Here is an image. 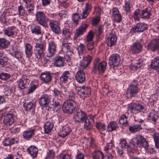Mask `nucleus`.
Instances as JSON below:
<instances>
[{
  "label": "nucleus",
  "instance_id": "nucleus-1",
  "mask_svg": "<svg viewBox=\"0 0 159 159\" xmlns=\"http://www.w3.org/2000/svg\"><path fill=\"white\" fill-rule=\"evenodd\" d=\"M77 105L76 102L72 100H67L63 103L62 110L64 113L71 114L77 110Z\"/></svg>",
  "mask_w": 159,
  "mask_h": 159
},
{
  "label": "nucleus",
  "instance_id": "nucleus-2",
  "mask_svg": "<svg viewBox=\"0 0 159 159\" xmlns=\"http://www.w3.org/2000/svg\"><path fill=\"white\" fill-rule=\"evenodd\" d=\"M46 46V43L40 40L39 42L36 43L34 53L37 58L39 59L42 57L45 50Z\"/></svg>",
  "mask_w": 159,
  "mask_h": 159
},
{
  "label": "nucleus",
  "instance_id": "nucleus-3",
  "mask_svg": "<svg viewBox=\"0 0 159 159\" xmlns=\"http://www.w3.org/2000/svg\"><path fill=\"white\" fill-rule=\"evenodd\" d=\"M100 58H97L93 61L92 70L94 73H96L98 71L99 72L103 73L106 69L107 62L104 61L100 62Z\"/></svg>",
  "mask_w": 159,
  "mask_h": 159
},
{
  "label": "nucleus",
  "instance_id": "nucleus-4",
  "mask_svg": "<svg viewBox=\"0 0 159 159\" xmlns=\"http://www.w3.org/2000/svg\"><path fill=\"white\" fill-rule=\"evenodd\" d=\"M138 82L137 80H134L129 86L126 91V94L128 97H134L138 93L139 89L138 87Z\"/></svg>",
  "mask_w": 159,
  "mask_h": 159
},
{
  "label": "nucleus",
  "instance_id": "nucleus-5",
  "mask_svg": "<svg viewBox=\"0 0 159 159\" xmlns=\"http://www.w3.org/2000/svg\"><path fill=\"white\" fill-rule=\"evenodd\" d=\"M35 20L38 24L43 27L48 25V19L44 13L42 11H37L35 14Z\"/></svg>",
  "mask_w": 159,
  "mask_h": 159
},
{
  "label": "nucleus",
  "instance_id": "nucleus-6",
  "mask_svg": "<svg viewBox=\"0 0 159 159\" xmlns=\"http://www.w3.org/2000/svg\"><path fill=\"white\" fill-rule=\"evenodd\" d=\"M133 143L139 147H143L146 149L148 147V143L146 139L142 135H136L133 139Z\"/></svg>",
  "mask_w": 159,
  "mask_h": 159
},
{
  "label": "nucleus",
  "instance_id": "nucleus-7",
  "mask_svg": "<svg viewBox=\"0 0 159 159\" xmlns=\"http://www.w3.org/2000/svg\"><path fill=\"white\" fill-rule=\"evenodd\" d=\"M74 88L77 93L81 97H86L91 94V89L89 87L84 86L80 87L75 85Z\"/></svg>",
  "mask_w": 159,
  "mask_h": 159
},
{
  "label": "nucleus",
  "instance_id": "nucleus-8",
  "mask_svg": "<svg viewBox=\"0 0 159 159\" xmlns=\"http://www.w3.org/2000/svg\"><path fill=\"white\" fill-rule=\"evenodd\" d=\"M128 111L131 113L136 114L144 109V107L139 103L131 102L128 105Z\"/></svg>",
  "mask_w": 159,
  "mask_h": 159
},
{
  "label": "nucleus",
  "instance_id": "nucleus-9",
  "mask_svg": "<svg viewBox=\"0 0 159 159\" xmlns=\"http://www.w3.org/2000/svg\"><path fill=\"white\" fill-rule=\"evenodd\" d=\"M120 57L117 53L111 55L109 58L108 64L111 67L115 68L117 67L120 64Z\"/></svg>",
  "mask_w": 159,
  "mask_h": 159
},
{
  "label": "nucleus",
  "instance_id": "nucleus-10",
  "mask_svg": "<svg viewBox=\"0 0 159 159\" xmlns=\"http://www.w3.org/2000/svg\"><path fill=\"white\" fill-rule=\"evenodd\" d=\"M87 117L86 114L81 109L78 110L74 116V120L75 122L83 123Z\"/></svg>",
  "mask_w": 159,
  "mask_h": 159
},
{
  "label": "nucleus",
  "instance_id": "nucleus-11",
  "mask_svg": "<svg viewBox=\"0 0 159 159\" xmlns=\"http://www.w3.org/2000/svg\"><path fill=\"white\" fill-rule=\"evenodd\" d=\"M147 24L144 22L137 23L130 30L131 33L143 32L147 28Z\"/></svg>",
  "mask_w": 159,
  "mask_h": 159
},
{
  "label": "nucleus",
  "instance_id": "nucleus-12",
  "mask_svg": "<svg viewBox=\"0 0 159 159\" xmlns=\"http://www.w3.org/2000/svg\"><path fill=\"white\" fill-rule=\"evenodd\" d=\"M57 46V45L54 41L50 40L48 42V57H51L55 54Z\"/></svg>",
  "mask_w": 159,
  "mask_h": 159
},
{
  "label": "nucleus",
  "instance_id": "nucleus-13",
  "mask_svg": "<svg viewBox=\"0 0 159 159\" xmlns=\"http://www.w3.org/2000/svg\"><path fill=\"white\" fill-rule=\"evenodd\" d=\"M89 25L86 23H83L77 29L74 34V38L77 39L80 36L83 35L86 32Z\"/></svg>",
  "mask_w": 159,
  "mask_h": 159
},
{
  "label": "nucleus",
  "instance_id": "nucleus-14",
  "mask_svg": "<svg viewBox=\"0 0 159 159\" xmlns=\"http://www.w3.org/2000/svg\"><path fill=\"white\" fill-rule=\"evenodd\" d=\"M92 8L90 2H88L85 4V8L83 9L82 12L80 14L82 19L86 18L91 12Z\"/></svg>",
  "mask_w": 159,
  "mask_h": 159
},
{
  "label": "nucleus",
  "instance_id": "nucleus-15",
  "mask_svg": "<svg viewBox=\"0 0 159 159\" xmlns=\"http://www.w3.org/2000/svg\"><path fill=\"white\" fill-rule=\"evenodd\" d=\"M49 25L51 30L54 33L57 34L61 33V28L57 21L52 20L49 22Z\"/></svg>",
  "mask_w": 159,
  "mask_h": 159
},
{
  "label": "nucleus",
  "instance_id": "nucleus-16",
  "mask_svg": "<svg viewBox=\"0 0 159 159\" xmlns=\"http://www.w3.org/2000/svg\"><path fill=\"white\" fill-rule=\"evenodd\" d=\"M147 49L153 52L159 49V39H153L151 40L148 45Z\"/></svg>",
  "mask_w": 159,
  "mask_h": 159
},
{
  "label": "nucleus",
  "instance_id": "nucleus-17",
  "mask_svg": "<svg viewBox=\"0 0 159 159\" xmlns=\"http://www.w3.org/2000/svg\"><path fill=\"white\" fill-rule=\"evenodd\" d=\"M14 115L12 113H8L3 118V123L7 126H10L14 122Z\"/></svg>",
  "mask_w": 159,
  "mask_h": 159
},
{
  "label": "nucleus",
  "instance_id": "nucleus-18",
  "mask_svg": "<svg viewBox=\"0 0 159 159\" xmlns=\"http://www.w3.org/2000/svg\"><path fill=\"white\" fill-rule=\"evenodd\" d=\"M50 96L47 94L42 95L39 99V103L41 106L47 107L50 101Z\"/></svg>",
  "mask_w": 159,
  "mask_h": 159
},
{
  "label": "nucleus",
  "instance_id": "nucleus-19",
  "mask_svg": "<svg viewBox=\"0 0 159 159\" xmlns=\"http://www.w3.org/2000/svg\"><path fill=\"white\" fill-rule=\"evenodd\" d=\"M112 18L114 21L117 23L120 22L122 20V16L120 13L118 9L114 7L112 9Z\"/></svg>",
  "mask_w": 159,
  "mask_h": 159
},
{
  "label": "nucleus",
  "instance_id": "nucleus-20",
  "mask_svg": "<svg viewBox=\"0 0 159 159\" xmlns=\"http://www.w3.org/2000/svg\"><path fill=\"white\" fill-rule=\"evenodd\" d=\"M75 78L77 81L80 83H83L85 80V75L83 70H78L76 74Z\"/></svg>",
  "mask_w": 159,
  "mask_h": 159
},
{
  "label": "nucleus",
  "instance_id": "nucleus-21",
  "mask_svg": "<svg viewBox=\"0 0 159 159\" xmlns=\"http://www.w3.org/2000/svg\"><path fill=\"white\" fill-rule=\"evenodd\" d=\"M71 131V127L67 125L62 127V129L58 133V135L61 137L64 138L68 136Z\"/></svg>",
  "mask_w": 159,
  "mask_h": 159
},
{
  "label": "nucleus",
  "instance_id": "nucleus-22",
  "mask_svg": "<svg viewBox=\"0 0 159 159\" xmlns=\"http://www.w3.org/2000/svg\"><path fill=\"white\" fill-rule=\"evenodd\" d=\"M84 128L87 130L92 129L94 124L93 117H87L84 121Z\"/></svg>",
  "mask_w": 159,
  "mask_h": 159
},
{
  "label": "nucleus",
  "instance_id": "nucleus-23",
  "mask_svg": "<svg viewBox=\"0 0 159 159\" xmlns=\"http://www.w3.org/2000/svg\"><path fill=\"white\" fill-rule=\"evenodd\" d=\"M151 12V10L150 8H146L141 11L140 16L143 19H149L152 15Z\"/></svg>",
  "mask_w": 159,
  "mask_h": 159
},
{
  "label": "nucleus",
  "instance_id": "nucleus-24",
  "mask_svg": "<svg viewBox=\"0 0 159 159\" xmlns=\"http://www.w3.org/2000/svg\"><path fill=\"white\" fill-rule=\"evenodd\" d=\"M65 57L60 56H56L54 59V65L57 67H62L65 66Z\"/></svg>",
  "mask_w": 159,
  "mask_h": 159
},
{
  "label": "nucleus",
  "instance_id": "nucleus-25",
  "mask_svg": "<svg viewBox=\"0 0 159 159\" xmlns=\"http://www.w3.org/2000/svg\"><path fill=\"white\" fill-rule=\"evenodd\" d=\"M30 80L24 76H23L19 80L18 86L20 90L26 88L28 85Z\"/></svg>",
  "mask_w": 159,
  "mask_h": 159
},
{
  "label": "nucleus",
  "instance_id": "nucleus-26",
  "mask_svg": "<svg viewBox=\"0 0 159 159\" xmlns=\"http://www.w3.org/2000/svg\"><path fill=\"white\" fill-rule=\"evenodd\" d=\"M70 32V29L66 28H64L62 30V38L67 43H68V41L71 39Z\"/></svg>",
  "mask_w": 159,
  "mask_h": 159
},
{
  "label": "nucleus",
  "instance_id": "nucleus-27",
  "mask_svg": "<svg viewBox=\"0 0 159 159\" xmlns=\"http://www.w3.org/2000/svg\"><path fill=\"white\" fill-rule=\"evenodd\" d=\"M117 37L116 35L111 34L106 38V42L107 45L111 47L116 43Z\"/></svg>",
  "mask_w": 159,
  "mask_h": 159
},
{
  "label": "nucleus",
  "instance_id": "nucleus-28",
  "mask_svg": "<svg viewBox=\"0 0 159 159\" xmlns=\"http://www.w3.org/2000/svg\"><path fill=\"white\" fill-rule=\"evenodd\" d=\"M27 150L28 153L34 159L37 157L38 152V149L37 147L31 146L27 149Z\"/></svg>",
  "mask_w": 159,
  "mask_h": 159
},
{
  "label": "nucleus",
  "instance_id": "nucleus-29",
  "mask_svg": "<svg viewBox=\"0 0 159 159\" xmlns=\"http://www.w3.org/2000/svg\"><path fill=\"white\" fill-rule=\"evenodd\" d=\"M23 107L25 111H30L33 115L34 114L35 105L32 102H25L24 104Z\"/></svg>",
  "mask_w": 159,
  "mask_h": 159
},
{
  "label": "nucleus",
  "instance_id": "nucleus-30",
  "mask_svg": "<svg viewBox=\"0 0 159 159\" xmlns=\"http://www.w3.org/2000/svg\"><path fill=\"white\" fill-rule=\"evenodd\" d=\"M142 47L141 44L139 42H135L133 43L131 47V50L133 53H138L142 50Z\"/></svg>",
  "mask_w": 159,
  "mask_h": 159
},
{
  "label": "nucleus",
  "instance_id": "nucleus-31",
  "mask_svg": "<svg viewBox=\"0 0 159 159\" xmlns=\"http://www.w3.org/2000/svg\"><path fill=\"white\" fill-rule=\"evenodd\" d=\"M158 114L154 110H152L150 112L148 116V119L150 121H152L154 122V124L156 123L158 118Z\"/></svg>",
  "mask_w": 159,
  "mask_h": 159
},
{
  "label": "nucleus",
  "instance_id": "nucleus-32",
  "mask_svg": "<svg viewBox=\"0 0 159 159\" xmlns=\"http://www.w3.org/2000/svg\"><path fill=\"white\" fill-rule=\"evenodd\" d=\"M150 66L152 69L157 70L159 74V57L157 56L151 60Z\"/></svg>",
  "mask_w": 159,
  "mask_h": 159
},
{
  "label": "nucleus",
  "instance_id": "nucleus-33",
  "mask_svg": "<svg viewBox=\"0 0 159 159\" xmlns=\"http://www.w3.org/2000/svg\"><path fill=\"white\" fill-rule=\"evenodd\" d=\"M17 139L16 138H7L3 141L2 143L4 146H9L17 143Z\"/></svg>",
  "mask_w": 159,
  "mask_h": 159
},
{
  "label": "nucleus",
  "instance_id": "nucleus-34",
  "mask_svg": "<svg viewBox=\"0 0 159 159\" xmlns=\"http://www.w3.org/2000/svg\"><path fill=\"white\" fill-rule=\"evenodd\" d=\"M25 49L26 57L30 58L33 53L32 46L29 43H26L25 45Z\"/></svg>",
  "mask_w": 159,
  "mask_h": 159
},
{
  "label": "nucleus",
  "instance_id": "nucleus-35",
  "mask_svg": "<svg viewBox=\"0 0 159 159\" xmlns=\"http://www.w3.org/2000/svg\"><path fill=\"white\" fill-rule=\"evenodd\" d=\"M35 130L34 129L25 131L23 133V137L25 140H29L34 135Z\"/></svg>",
  "mask_w": 159,
  "mask_h": 159
},
{
  "label": "nucleus",
  "instance_id": "nucleus-36",
  "mask_svg": "<svg viewBox=\"0 0 159 159\" xmlns=\"http://www.w3.org/2000/svg\"><path fill=\"white\" fill-rule=\"evenodd\" d=\"M16 28V27L15 26L7 27L4 30V34L8 37L13 36L15 34V30Z\"/></svg>",
  "mask_w": 159,
  "mask_h": 159
},
{
  "label": "nucleus",
  "instance_id": "nucleus-37",
  "mask_svg": "<svg viewBox=\"0 0 159 159\" xmlns=\"http://www.w3.org/2000/svg\"><path fill=\"white\" fill-rule=\"evenodd\" d=\"M31 33L36 35H39L41 34V27L39 25L32 24L30 27Z\"/></svg>",
  "mask_w": 159,
  "mask_h": 159
},
{
  "label": "nucleus",
  "instance_id": "nucleus-38",
  "mask_svg": "<svg viewBox=\"0 0 159 159\" xmlns=\"http://www.w3.org/2000/svg\"><path fill=\"white\" fill-rule=\"evenodd\" d=\"M143 65V60L139 59L136 61L134 63L131 64L129 66L130 69L132 70H137L138 68L141 67Z\"/></svg>",
  "mask_w": 159,
  "mask_h": 159
},
{
  "label": "nucleus",
  "instance_id": "nucleus-39",
  "mask_svg": "<svg viewBox=\"0 0 159 159\" xmlns=\"http://www.w3.org/2000/svg\"><path fill=\"white\" fill-rule=\"evenodd\" d=\"M118 128L117 123L112 121L110 122L107 126V131L109 132L116 130Z\"/></svg>",
  "mask_w": 159,
  "mask_h": 159
},
{
  "label": "nucleus",
  "instance_id": "nucleus-40",
  "mask_svg": "<svg viewBox=\"0 0 159 159\" xmlns=\"http://www.w3.org/2000/svg\"><path fill=\"white\" fill-rule=\"evenodd\" d=\"M53 127L52 122L50 121L47 122L44 125V133L48 134L50 132Z\"/></svg>",
  "mask_w": 159,
  "mask_h": 159
},
{
  "label": "nucleus",
  "instance_id": "nucleus-41",
  "mask_svg": "<svg viewBox=\"0 0 159 159\" xmlns=\"http://www.w3.org/2000/svg\"><path fill=\"white\" fill-rule=\"evenodd\" d=\"M70 74L68 71L64 72L60 77V82L62 83H66L68 81V79L70 77Z\"/></svg>",
  "mask_w": 159,
  "mask_h": 159
},
{
  "label": "nucleus",
  "instance_id": "nucleus-42",
  "mask_svg": "<svg viewBox=\"0 0 159 159\" xmlns=\"http://www.w3.org/2000/svg\"><path fill=\"white\" fill-rule=\"evenodd\" d=\"M52 77L49 73H43L41 74V80L44 82H47L51 81Z\"/></svg>",
  "mask_w": 159,
  "mask_h": 159
},
{
  "label": "nucleus",
  "instance_id": "nucleus-43",
  "mask_svg": "<svg viewBox=\"0 0 159 159\" xmlns=\"http://www.w3.org/2000/svg\"><path fill=\"white\" fill-rule=\"evenodd\" d=\"M127 117L125 115H121L119 119V124L122 125V127H125L128 125Z\"/></svg>",
  "mask_w": 159,
  "mask_h": 159
},
{
  "label": "nucleus",
  "instance_id": "nucleus-44",
  "mask_svg": "<svg viewBox=\"0 0 159 159\" xmlns=\"http://www.w3.org/2000/svg\"><path fill=\"white\" fill-rule=\"evenodd\" d=\"M93 159H103L104 156L103 152L100 151L94 152L92 155Z\"/></svg>",
  "mask_w": 159,
  "mask_h": 159
},
{
  "label": "nucleus",
  "instance_id": "nucleus-45",
  "mask_svg": "<svg viewBox=\"0 0 159 159\" xmlns=\"http://www.w3.org/2000/svg\"><path fill=\"white\" fill-rule=\"evenodd\" d=\"M142 129L141 125L139 124H136L133 126H130L129 128V131L132 133L137 132Z\"/></svg>",
  "mask_w": 159,
  "mask_h": 159
},
{
  "label": "nucleus",
  "instance_id": "nucleus-46",
  "mask_svg": "<svg viewBox=\"0 0 159 159\" xmlns=\"http://www.w3.org/2000/svg\"><path fill=\"white\" fill-rule=\"evenodd\" d=\"M20 49V47L18 45H12L11 46L8 51L9 53L12 56Z\"/></svg>",
  "mask_w": 159,
  "mask_h": 159
},
{
  "label": "nucleus",
  "instance_id": "nucleus-47",
  "mask_svg": "<svg viewBox=\"0 0 159 159\" xmlns=\"http://www.w3.org/2000/svg\"><path fill=\"white\" fill-rule=\"evenodd\" d=\"M10 44L9 42L4 38L0 39V48H7Z\"/></svg>",
  "mask_w": 159,
  "mask_h": 159
},
{
  "label": "nucleus",
  "instance_id": "nucleus-48",
  "mask_svg": "<svg viewBox=\"0 0 159 159\" xmlns=\"http://www.w3.org/2000/svg\"><path fill=\"white\" fill-rule=\"evenodd\" d=\"M8 57L4 55L3 52L0 51V65H4L8 61Z\"/></svg>",
  "mask_w": 159,
  "mask_h": 159
},
{
  "label": "nucleus",
  "instance_id": "nucleus-49",
  "mask_svg": "<svg viewBox=\"0 0 159 159\" xmlns=\"http://www.w3.org/2000/svg\"><path fill=\"white\" fill-rule=\"evenodd\" d=\"M25 7L28 11V13L30 15L33 13V11L34 9V5L33 3H28L26 4Z\"/></svg>",
  "mask_w": 159,
  "mask_h": 159
},
{
  "label": "nucleus",
  "instance_id": "nucleus-50",
  "mask_svg": "<svg viewBox=\"0 0 159 159\" xmlns=\"http://www.w3.org/2000/svg\"><path fill=\"white\" fill-rule=\"evenodd\" d=\"M62 48L66 50V51L68 54L71 55L73 53L72 50L70 48V46L67 43L63 42L62 43Z\"/></svg>",
  "mask_w": 159,
  "mask_h": 159
},
{
  "label": "nucleus",
  "instance_id": "nucleus-51",
  "mask_svg": "<svg viewBox=\"0 0 159 159\" xmlns=\"http://www.w3.org/2000/svg\"><path fill=\"white\" fill-rule=\"evenodd\" d=\"M94 35V32L92 30H90L86 36L85 42L93 41V39Z\"/></svg>",
  "mask_w": 159,
  "mask_h": 159
},
{
  "label": "nucleus",
  "instance_id": "nucleus-52",
  "mask_svg": "<svg viewBox=\"0 0 159 159\" xmlns=\"http://www.w3.org/2000/svg\"><path fill=\"white\" fill-rule=\"evenodd\" d=\"M77 50L79 56L84 54L85 52V45L83 43H80L77 48Z\"/></svg>",
  "mask_w": 159,
  "mask_h": 159
},
{
  "label": "nucleus",
  "instance_id": "nucleus-53",
  "mask_svg": "<svg viewBox=\"0 0 159 159\" xmlns=\"http://www.w3.org/2000/svg\"><path fill=\"white\" fill-rule=\"evenodd\" d=\"M72 18L74 23L76 25L78 24L79 20L81 19L80 17L77 13H75L73 14ZM81 19H82L81 18Z\"/></svg>",
  "mask_w": 159,
  "mask_h": 159
},
{
  "label": "nucleus",
  "instance_id": "nucleus-54",
  "mask_svg": "<svg viewBox=\"0 0 159 159\" xmlns=\"http://www.w3.org/2000/svg\"><path fill=\"white\" fill-rule=\"evenodd\" d=\"M89 64L87 62L83 59L80 62L79 70H83Z\"/></svg>",
  "mask_w": 159,
  "mask_h": 159
},
{
  "label": "nucleus",
  "instance_id": "nucleus-55",
  "mask_svg": "<svg viewBox=\"0 0 159 159\" xmlns=\"http://www.w3.org/2000/svg\"><path fill=\"white\" fill-rule=\"evenodd\" d=\"M86 46L89 51H93L94 47V41L85 42Z\"/></svg>",
  "mask_w": 159,
  "mask_h": 159
},
{
  "label": "nucleus",
  "instance_id": "nucleus-56",
  "mask_svg": "<svg viewBox=\"0 0 159 159\" xmlns=\"http://www.w3.org/2000/svg\"><path fill=\"white\" fill-rule=\"evenodd\" d=\"M120 143L121 145V147L122 150H124L126 148L128 149L129 147V145L128 144L126 141L125 139H121L120 140Z\"/></svg>",
  "mask_w": 159,
  "mask_h": 159
},
{
  "label": "nucleus",
  "instance_id": "nucleus-57",
  "mask_svg": "<svg viewBox=\"0 0 159 159\" xmlns=\"http://www.w3.org/2000/svg\"><path fill=\"white\" fill-rule=\"evenodd\" d=\"M11 75L10 74L2 72L0 74V79L6 80L11 77Z\"/></svg>",
  "mask_w": 159,
  "mask_h": 159
},
{
  "label": "nucleus",
  "instance_id": "nucleus-58",
  "mask_svg": "<svg viewBox=\"0 0 159 159\" xmlns=\"http://www.w3.org/2000/svg\"><path fill=\"white\" fill-rule=\"evenodd\" d=\"M141 14V11H140L139 9H136L134 13V18L135 21H139L140 20L139 15Z\"/></svg>",
  "mask_w": 159,
  "mask_h": 159
},
{
  "label": "nucleus",
  "instance_id": "nucleus-59",
  "mask_svg": "<svg viewBox=\"0 0 159 159\" xmlns=\"http://www.w3.org/2000/svg\"><path fill=\"white\" fill-rule=\"evenodd\" d=\"M53 105V109L56 110V111H59L61 107V104L60 102L55 101Z\"/></svg>",
  "mask_w": 159,
  "mask_h": 159
},
{
  "label": "nucleus",
  "instance_id": "nucleus-60",
  "mask_svg": "<svg viewBox=\"0 0 159 159\" xmlns=\"http://www.w3.org/2000/svg\"><path fill=\"white\" fill-rule=\"evenodd\" d=\"M96 127L99 130L103 131L106 129V126L104 124H102L100 122L97 123L96 124Z\"/></svg>",
  "mask_w": 159,
  "mask_h": 159
},
{
  "label": "nucleus",
  "instance_id": "nucleus-61",
  "mask_svg": "<svg viewBox=\"0 0 159 159\" xmlns=\"http://www.w3.org/2000/svg\"><path fill=\"white\" fill-rule=\"evenodd\" d=\"M100 17L97 16L93 18L92 20V24L93 26H96L100 22Z\"/></svg>",
  "mask_w": 159,
  "mask_h": 159
},
{
  "label": "nucleus",
  "instance_id": "nucleus-62",
  "mask_svg": "<svg viewBox=\"0 0 159 159\" xmlns=\"http://www.w3.org/2000/svg\"><path fill=\"white\" fill-rule=\"evenodd\" d=\"M46 159H53L54 158L55 153L52 150H49L47 153Z\"/></svg>",
  "mask_w": 159,
  "mask_h": 159
},
{
  "label": "nucleus",
  "instance_id": "nucleus-63",
  "mask_svg": "<svg viewBox=\"0 0 159 159\" xmlns=\"http://www.w3.org/2000/svg\"><path fill=\"white\" fill-rule=\"evenodd\" d=\"M23 56V52L20 49L12 57L17 59H20L22 58Z\"/></svg>",
  "mask_w": 159,
  "mask_h": 159
},
{
  "label": "nucleus",
  "instance_id": "nucleus-64",
  "mask_svg": "<svg viewBox=\"0 0 159 159\" xmlns=\"http://www.w3.org/2000/svg\"><path fill=\"white\" fill-rule=\"evenodd\" d=\"M68 96V100H74L75 98V93L72 91H69L68 94H67Z\"/></svg>",
  "mask_w": 159,
  "mask_h": 159
}]
</instances>
